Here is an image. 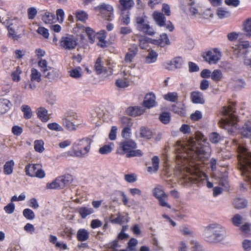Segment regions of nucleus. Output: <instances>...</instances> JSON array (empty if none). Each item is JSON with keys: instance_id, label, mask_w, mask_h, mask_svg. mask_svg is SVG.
Wrapping results in <instances>:
<instances>
[{"instance_id": "obj_1", "label": "nucleus", "mask_w": 251, "mask_h": 251, "mask_svg": "<svg viewBox=\"0 0 251 251\" xmlns=\"http://www.w3.org/2000/svg\"><path fill=\"white\" fill-rule=\"evenodd\" d=\"M175 150L178 157L183 158L185 161L195 163V165H197L196 161L201 159V155L205 153L201 141L193 138L185 143L177 141Z\"/></svg>"}, {"instance_id": "obj_2", "label": "nucleus", "mask_w": 251, "mask_h": 251, "mask_svg": "<svg viewBox=\"0 0 251 251\" xmlns=\"http://www.w3.org/2000/svg\"><path fill=\"white\" fill-rule=\"evenodd\" d=\"M137 147L136 142L132 140L121 142L116 150V153L124 155L127 158L135 156L141 157L143 153L140 150H136Z\"/></svg>"}, {"instance_id": "obj_3", "label": "nucleus", "mask_w": 251, "mask_h": 251, "mask_svg": "<svg viewBox=\"0 0 251 251\" xmlns=\"http://www.w3.org/2000/svg\"><path fill=\"white\" fill-rule=\"evenodd\" d=\"M91 142L88 138H82L75 142L72 149L66 152L67 156L82 157L89 151Z\"/></svg>"}, {"instance_id": "obj_4", "label": "nucleus", "mask_w": 251, "mask_h": 251, "mask_svg": "<svg viewBox=\"0 0 251 251\" xmlns=\"http://www.w3.org/2000/svg\"><path fill=\"white\" fill-rule=\"evenodd\" d=\"M225 230L218 224H211L206 227L205 235L206 241L210 243L219 242L224 239Z\"/></svg>"}, {"instance_id": "obj_5", "label": "nucleus", "mask_w": 251, "mask_h": 251, "mask_svg": "<svg viewBox=\"0 0 251 251\" xmlns=\"http://www.w3.org/2000/svg\"><path fill=\"white\" fill-rule=\"evenodd\" d=\"M222 113L226 117L222 118L219 122L221 127L226 128L234 126L236 124L237 117L233 113V107L231 106H224Z\"/></svg>"}, {"instance_id": "obj_6", "label": "nucleus", "mask_w": 251, "mask_h": 251, "mask_svg": "<svg viewBox=\"0 0 251 251\" xmlns=\"http://www.w3.org/2000/svg\"><path fill=\"white\" fill-rule=\"evenodd\" d=\"M25 172L26 176L32 177L43 178L45 176V173L39 164H29L26 165Z\"/></svg>"}, {"instance_id": "obj_7", "label": "nucleus", "mask_w": 251, "mask_h": 251, "mask_svg": "<svg viewBox=\"0 0 251 251\" xmlns=\"http://www.w3.org/2000/svg\"><path fill=\"white\" fill-rule=\"evenodd\" d=\"M60 47L65 50H71L75 49L77 44V39L73 35L67 34L62 36L59 41Z\"/></svg>"}, {"instance_id": "obj_8", "label": "nucleus", "mask_w": 251, "mask_h": 251, "mask_svg": "<svg viewBox=\"0 0 251 251\" xmlns=\"http://www.w3.org/2000/svg\"><path fill=\"white\" fill-rule=\"evenodd\" d=\"M135 21L138 30L151 36L154 34L155 32L153 29L149 25L148 23L145 21L144 17L142 16L137 17L135 19Z\"/></svg>"}, {"instance_id": "obj_9", "label": "nucleus", "mask_w": 251, "mask_h": 251, "mask_svg": "<svg viewBox=\"0 0 251 251\" xmlns=\"http://www.w3.org/2000/svg\"><path fill=\"white\" fill-rule=\"evenodd\" d=\"M95 10L105 20L111 21L113 18V8L110 5L103 3L95 7Z\"/></svg>"}, {"instance_id": "obj_10", "label": "nucleus", "mask_w": 251, "mask_h": 251, "mask_svg": "<svg viewBox=\"0 0 251 251\" xmlns=\"http://www.w3.org/2000/svg\"><path fill=\"white\" fill-rule=\"evenodd\" d=\"M153 18L157 25L160 27H165L170 31H173L174 29V26L170 21L166 23L165 15L161 12L155 11L152 14Z\"/></svg>"}, {"instance_id": "obj_11", "label": "nucleus", "mask_w": 251, "mask_h": 251, "mask_svg": "<svg viewBox=\"0 0 251 251\" xmlns=\"http://www.w3.org/2000/svg\"><path fill=\"white\" fill-rule=\"evenodd\" d=\"M221 56V53L217 48L208 50L203 55L204 60L209 64H217L220 59Z\"/></svg>"}, {"instance_id": "obj_12", "label": "nucleus", "mask_w": 251, "mask_h": 251, "mask_svg": "<svg viewBox=\"0 0 251 251\" xmlns=\"http://www.w3.org/2000/svg\"><path fill=\"white\" fill-rule=\"evenodd\" d=\"M153 196L158 200L159 204L161 206L171 208V205L165 201V200L167 199V196L165 193L161 186H158V187H155L153 189Z\"/></svg>"}, {"instance_id": "obj_13", "label": "nucleus", "mask_w": 251, "mask_h": 251, "mask_svg": "<svg viewBox=\"0 0 251 251\" xmlns=\"http://www.w3.org/2000/svg\"><path fill=\"white\" fill-rule=\"evenodd\" d=\"M156 97L154 94L152 92L147 94L145 97L142 105L148 109H150L156 106Z\"/></svg>"}, {"instance_id": "obj_14", "label": "nucleus", "mask_w": 251, "mask_h": 251, "mask_svg": "<svg viewBox=\"0 0 251 251\" xmlns=\"http://www.w3.org/2000/svg\"><path fill=\"white\" fill-rule=\"evenodd\" d=\"M138 52V48L137 45H133L128 48V51L125 56L124 61L126 63H131L133 62Z\"/></svg>"}, {"instance_id": "obj_15", "label": "nucleus", "mask_w": 251, "mask_h": 251, "mask_svg": "<svg viewBox=\"0 0 251 251\" xmlns=\"http://www.w3.org/2000/svg\"><path fill=\"white\" fill-rule=\"evenodd\" d=\"M150 43L161 47H164L166 45L170 44V40L166 33L161 34L158 39H151Z\"/></svg>"}, {"instance_id": "obj_16", "label": "nucleus", "mask_w": 251, "mask_h": 251, "mask_svg": "<svg viewBox=\"0 0 251 251\" xmlns=\"http://www.w3.org/2000/svg\"><path fill=\"white\" fill-rule=\"evenodd\" d=\"M183 63V60L181 57H176L169 62L166 63L164 68L165 69L172 70H173L172 66H174L175 69H179L182 67Z\"/></svg>"}, {"instance_id": "obj_17", "label": "nucleus", "mask_w": 251, "mask_h": 251, "mask_svg": "<svg viewBox=\"0 0 251 251\" xmlns=\"http://www.w3.org/2000/svg\"><path fill=\"white\" fill-rule=\"evenodd\" d=\"M126 112L129 116L136 117L143 114L145 112V109L140 106H129L126 108Z\"/></svg>"}, {"instance_id": "obj_18", "label": "nucleus", "mask_w": 251, "mask_h": 251, "mask_svg": "<svg viewBox=\"0 0 251 251\" xmlns=\"http://www.w3.org/2000/svg\"><path fill=\"white\" fill-rule=\"evenodd\" d=\"M219 184L223 187L224 191H228L229 190L230 185L228 181V173L226 172L221 174Z\"/></svg>"}, {"instance_id": "obj_19", "label": "nucleus", "mask_w": 251, "mask_h": 251, "mask_svg": "<svg viewBox=\"0 0 251 251\" xmlns=\"http://www.w3.org/2000/svg\"><path fill=\"white\" fill-rule=\"evenodd\" d=\"M57 180H58L61 188H63L73 181V177L70 174H66L57 177Z\"/></svg>"}, {"instance_id": "obj_20", "label": "nucleus", "mask_w": 251, "mask_h": 251, "mask_svg": "<svg viewBox=\"0 0 251 251\" xmlns=\"http://www.w3.org/2000/svg\"><path fill=\"white\" fill-rule=\"evenodd\" d=\"M107 33L104 30H101L97 33V38L99 40L97 45L101 48H105L107 46V41L105 40Z\"/></svg>"}, {"instance_id": "obj_21", "label": "nucleus", "mask_w": 251, "mask_h": 251, "mask_svg": "<svg viewBox=\"0 0 251 251\" xmlns=\"http://www.w3.org/2000/svg\"><path fill=\"white\" fill-rule=\"evenodd\" d=\"M190 98L194 103L203 104L205 102L202 93L199 91H193L191 93Z\"/></svg>"}, {"instance_id": "obj_22", "label": "nucleus", "mask_w": 251, "mask_h": 251, "mask_svg": "<svg viewBox=\"0 0 251 251\" xmlns=\"http://www.w3.org/2000/svg\"><path fill=\"white\" fill-rule=\"evenodd\" d=\"M90 236L89 232L85 228L79 229L76 233V239L78 241L84 242L87 241Z\"/></svg>"}, {"instance_id": "obj_23", "label": "nucleus", "mask_w": 251, "mask_h": 251, "mask_svg": "<svg viewBox=\"0 0 251 251\" xmlns=\"http://www.w3.org/2000/svg\"><path fill=\"white\" fill-rule=\"evenodd\" d=\"M76 211L82 219L86 218L88 216L94 212V210L92 208L86 206L79 207L77 209Z\"/></svg>"}, {"instance_id": "obj_24", "label": "nucleus", "mask_w": 251, "mask_h": 251, "mask_svg": "<svg viewBox=\"0 0 251 251\" xmlns=\"http://www.w3.org/2000/svg\"><path fill=\"white\" fill-rule=\"evenodd\" d=\"M140 0H137L139 2ZM119 8L122 11L129 10L134 4L133 0H119Z\"/></svg>"}, {"instance_id": "obj_25", "label": "nucleus", "mask_w": 251, "mask_h": 251, "mask_svg": "<svg viewBox=\"0 0 251 251\" xmlns=\"http://www.w3.org/2000/svg\"><path fill=\"white\" fill-rule=\"evenodd\" d=\"M159 158L157 156H154L151 158L152 166L147 167V171L150 173H156L157 172L159 166Z\"/></svg>"}, {"instance_id": "obj_26", "label": "nucleus", "mask_w": 251, "mask_h": 251, "mask_svg": "<svg viewBox=\"0 0 251 251\" xmlns=\"http://www.w3.org/2000/svg\"><path fill=\"white\" fill-rule=\"evenodd\" d=\"M38 118L43 122H47L49 120V115L48 114V110L44 107H39L37 112Z\"/></svg>"}, {"instance_id": "obj_27", "label": "nucleus", "mask_w": 251, "mask_h": 251, "mask_svg": "<svg viewBox=\"0 0 251 251\" xmlns=\"http://www.w3.org/2000/svg\"><path fill=\"white\" fill-rule=\"evenodd\" d=\"M11 105V102L8 100L0 99V115L3 114L8 111Z\"/></svg>"}, {"instance_id": "obj_28", "label": "nucleus", "mask_w": 251, "mask_h": 251, "mask_svg": "<svg viewBox=\"0 0 251 251\" xmlns=\"http://www.w3.org/2000/svg\"><path fill=\"white\" fill-rule=\"evenodd\" d=\"M14 165L15 163L13 160H10L6 162L3 166L4 174L6 175L12 174L13 172Z\"/></svg>"}, {"instance_id": "obj_29", "label": "nucleus", "mask_w": 251, "mask_h": 251, "mask_svg": "<svg viewBox=\"0 0 251 251\" xmlns=\"http://www.w3.org/2000/svg\"><path fill=\"white\" fill-rule=\"evenodd\" d=\"M241 134L244 137H251V122L245 123L241 129Z\"/></svg>"}, {"instance_id": "obj_30", "label": "nucleus", "mask_w": 251, "mask_h": 251, "mask_svg": "<svg viewBox=\"0 0 251 251\" xmlns=\"http://www.w3.org/2000/svg\"><path fill=\"white\" fill-rule=\"evenodd\" d=\"M233 205L236 209H242L247 205V201L245 199L236 198L233 200Z\"/></svg>"}, {"instance_id": "obj_31", "label": "nucleus", "mask_w": 251, "mask_h": 251, "mask_svg": "<svg viewBox=\"0 0 251 251\" xmlns=\"http://www.w3.org/2000/svg\"><path fill=\"white\" fill-rule=\"evenodd\" d=\"M223 77L222 71L219 69H215L211 73V79L215 82H219Z\"/></svg>"}, {"instance_id": "obj_32", "label": "nucleus", "mask_w": 251, "mask_h": 251, "mask_svg": "<svg viewBox=\"0 0 251 251\" xmlns=\"http://www.w3.org/2000/svg\"><path fill=\"white\" fill-rule=\"evenodd\" d=\"M157 57V53L152 50L149 52L148 55L146 57L145 62L148 64L154 63L156 61Z\"/></svg>"}, {"instance_id": "obj_33", "label": "nucleus", "mask_w": 251, "mask_h": 251, "mask_svg": "<svg viewBox=\"0 0 251 251\" xmlns=\"http://www.w3.org/2000/svg\"><path fill=\"white\" fill-rule=\"evenodd\" d=\"M94 68L97 75H100L103 73V69L104 67L103 66L102 60L100 57H99L97 59L95 62Z\"/></svg>"}, {"instance_id": "obj_34", "label": "nucleus", "mask_w": 251, "mask_h": 251, "mask_svg": "<svg viewBox=\"0 0 251 251\" xmlns=\"http://www.w3.org/2000/svg\"><path fill=\"white\" fill-rule=\"evenodd\" d=\"M74 14L77 21H79L82 22L86 21L88 18V15L87 13L82 10H78L75 12Z\"/></svg>"}, {"instance_id": "obj_35", "label": "nucleus", "mask_w": 251, "mask_h": 251, "mask_svg": "<svg viewBox=\"0 0 251 251\" xmlns=\"http://www.w3.org/2000/svg\"><path fill=\"white\" fill-rule=\"evenodd\" d=\"M114 144L110 143L108 145H105L99 149V152L101 154H107L111 152L113 149Z\"/></svg>"}, {"instance_id": "obj_36", "label": "nucleus", "mask_w": 251, "mask_h": 251, "mask_svg": "<svg viewBox=\"0 0 251 251\" xmlns=\"http://www.w3.org/2000/svg\"><path fill=\"white\" fill-rule=\"evenodd\" d=\"M41 75L37 69L32 68L31 70L30 79L32 81L39 82L41 81Z\"/></svg>"}, {"instance_id": "obj_37", "label": "nucleus", "mask_w": 251, "mask_h": 251, "mask_svg": "<svg viewBox=\"0 0 251 251\" xmlns=\"http://www.w3.org/2000/svg\"><path fill=\"white\" fill-rule=\"evenodd\" d=\"M42 20L46 24H51L55 20V15L53 13L46 12L42 16Z\"/></svg>"}, {"instance_id": "obj_38", "label": "nucleus", "mask_w": 251, "mask_h": 251, "mask_svg": "<svg viewBox=\"0 0 251 251\" xmlns=\"http://www.w3.org/2000/svg\"><path fill=\"white\" fill-rule=\"evenodd\" d=\"M120 20L121 22V24L126 25H128L130 22L129 12L127 11L125 13V11H122Z\"/></svg>"}, {"instance_id": "obj_39", "label": "nucleus", "mask_w": 251, "mask_h": 251, "mask_svg": "<svg viewBox=\"0 0 251 251\" xmlns=\"http://www.w3.org/2000/svg\"><path fill=\"white\" fill-rule=\"evenodd\" d=\"M44 142L40 140H35L34 142V148L35 151L36 152L41 153L43 152L45 149L44 147Z\"/></svg>"}, {"instance_id": "obj_40", "label": "nucleus", "mask_w": 251, "mask_h": 251, "mask_svg": "<svg viewBox=\"0 0 251 251\" xmlns=\"http://www.w3.org/2000/svg\"><path fill=\"white\" fill-rule=\"evenodd\" d=\"M43 74L46 77L49 79H54L57 75L56 70L50 67L48 69V71H45Z\"/></svg>"}, {"instance_id": "obj_41", "label": "nucleus", "mask_w": 251, "mask_h": 251, "mask_svg": "<svg viewBox=\"0 0 251 251\" xmlns=\"http://www.w3.org/2000/svg\"><path fill=\"white\" fill-rule=\"evenodd\" d=\"M85 31L91 43H94L96 37L95 31L90 27H85Z\"/></svg>"}, {"instance_id": "obj_42", "label": "nucleus", "mask_w": 251, "mask_h": 251, "mask_svg": "<svg viewBox=\"0 0 251 251\" xmlns=\"http://www.w3.org/2000/svg\"><path fill=\"white\" fill-rule=\"evenodd\" d=\"M63 126L69 130H73L75 129V125L73 122L71 121V120L69 118H65L63 119Z\"/></svg>"}, {"instance_id": "obj_43", "label": "nucleus", "mask_w": 251, "mask_h": 251, "mask_svg": "<svg viewBox=\"0 0 251 251\" xmlns=\"http://www.w3.org/2000/svg\"><path fill=\"white\" fill-rule=\"evenodd\" d=\"M165 100L171 102H176L178 99V95L176 92H169L164 96Z\"/></svg>"}, {"instance_id": "obj_44", "label": "nucleus", "mask_w": 251, "mask_h": 251, "mask_svg": "<svg viewBox=\"0 0 251 251\" xmlns=\"http://www.w3.org/2000/svg\"><path fill=\"white\" fill-rule=\"evenodd\" d=\"M244 30L248 36H251V18L247 19L244 22Z\"/></svg>"}, {"instance_id": "obj_45", "label": "nucleus", "mask_w": 251, "mask_h": 251, "mask_svg": "<svg viewBox=\"0 0 251 251\" xmlns=\"http://www.w3.org/2000/svg\"><path fill=\"white\" fill-rule=\"evenodd\" d=\"M22 111L24 113V117L26 119H29L32 117V112L30 107L27 105H24L22 107Z\"/></svg>"}, {"instance_id": "obj_46", "label": "nucleus", "mask_w": 251, "mask_h": 251, "mask_svg": "<svg viewBox=\"0 0 251 251\" xmlns=\"http://www.w3.org/2000/svg\"><path fill=\"white\" fill-rule=\"evenodd\" d=\"M171 110L175 113H177L181 116H184L185 115V110L184 107H178L176 104H173L171 107Z\"/></svg>"}, {"instance_id": "obj_47", "label": "nucleus", "mask_w": 251, "mask_h": 251, "mask_svg": "<svg viewBox=\"0 0 251 251\" xmlns=\"http://www.w3.org/2000/svg\"><path fill=\"white\" fill-rule=\"evenodd\" d=\"M209 139L210 141L214 144H216L222 140L221 136L216 132L210 133L209 136Z\"/></svg>"}, {"instance_id": "obj_48", "label": "nucleus", "mask_w": 251, "mask_h": 251, "mask_svg": "<svg viewBox=\"0 0 251 251\" xmlns=\"http://www.w3.org/2000/svg\"><path fill=\"white\" fill-rule=\"evenodd\" d=\"M23 216L27 220H32L35 218V214L30 209H25L23 210Z\"/></svg>"}, {"instance_id": "obj_49", "label": "nucleus", "mask_w": 251, "mask_h": 251, "mask_svg": "<svg viewBox=\"0 0 251 251\" xmlns=\"http://www.w3.org/2000/svg\"><path fill=\"white\" fill-rule=\"evenodd\" d=\"M160 121L164 124H168L171 120L170 114L168 112H163L159 116Z\"/></svg>"}, {"instance_id": "obj_50", "label": "nucleus", "mask_w": 251, "mask_h": 251, "mask_svg": "<svg viewBox=\"0 0 251 251\" xmlns=\"http://www.w3.org/2000/svg\"><path fill=\"white\" fill-rule=\"evenodd\" d=\"M46 188L47 189H56L61 188L58 180H57V178L51 182L47 183Z\"/></svg>"}, {"instance_id": "obj_51", "label": "nucleus", "mask_w": 251, "mask_h": 251, "mask_svg": "<svg viewBox=\"0 0 251 251\" xmlns=\"http://www.w3.org/2000/svg\"><path fill=\"white\" fill-rule=\"evenodd\" d=\"M121 126L123 127H131L132 126V123L131 119L130 118L124 116L121 118L120 120Z\"/></svg>"}, {"instance_id": "obj_52", "label": "nucleus", "mask_w": 251, "mask_h": 251, "mask_svg": "<svg viewBox=\"0 0 251 251\" xmlns=\"http://www.w3.org/2000/svg\"><path fill=\"white\" fill-rule=\"evenodd\" d=\"M22 71L20 67L18 66L16 70L11 74L12 79L14 81L18 82L20 80V74Z\"/></svg>"}, {"instance_id": "obj_53", "label": "nucleus", "mask_w": 251, "mask_h": 251, "mask_svg": "<svg viewBox=\"0 0 251 251\" xmlns=\"http://www.w3.org/2000/svg\"><path fill=\"white\" fill-rule=\"evenodd\" d=\"M111 222L113 224L122 225L125 222H127V220L126 216L119 214L116 218L111 220Z\"/></svg>"}, {"instance_id": "obj_54", "label": "nucleus", "mask_w": 251, "mask_h": 251, "mask_svg": "<svg viewBox=\"0 0 251 251\" xmlns=\"http://www.w3.org/2000/svg\"><path fill=\"white\" fill-rule=\"evenodd\" d=\"M74 234L73 229L70 227H65L62 232V236L68 239H71Z\"/></svg>"}, {"instance_id": "obj_55", "label": "nucleus", "mask_w": 251, "mask_h": 251, "mask_svg": "<svg viewBox=\"0 0 251 251\" xmlns=\"http://www.w3.org/2000/svg\"><path fill=\"white\" fill-rule=\"evenodd\" d=\"M37 32L42 35L45 39H48L49 37V32L47 28L43 26H39L37 30Z\"/></svg>"}, {"instance_id": "obj_56", "label": "nucleus", "mask_w": 251, "mask_h": 251, "mask_svg": "<svg viewBox=\"0 0 251 251\" xmlns=\"http://www.w3.org/2000/svg\"><path fill=\"white\" fill-rule=\"evenodd\" d=\"M115 85L119 88H124L128 87L129 84L127 81H125L122 79H118L116 80Z\"/></svg>"}, {"instance_id": "obj_57", "label": "nucleus", "mask_w": 251, "mask_h": 251, "mask_svg": "<svg viewBox=\"0 0 251 251\" xmlns=\"http://www.w3.org/2000/svg\"><path fill=\"white\" fill-rule=\"evenodd\" d=\"M38 64L43 73H45V71H48V69L49 67L48 66V63L46 60L40 59L38 61Z\"/></svg>"}, {"instance_id": "obj_58", "label": "nucleus", "mask_w": 251, "mask_h": 251, "mask_svg": "<svg viewBox=\"0 0 251 251\" xmlns=\"http://www.w3.org/2000/svg\"><path fill=\"white\" fill-rule=\"evenodd\" d=\"M242 217L239 214L235 215L232 218V222L233 224L236 226H239L242 223Z\"/></svg>"}, {"instance_id": "obj_59", "label": "nucleus", "mask_w": 251, "mask_h": 251, "mask_svg": "<svg viewBox=\"0 0 251 251\" xmlns=\"http://www.w3.org/2000/svg\"><path fill=\"white\" fill-rule=\"evenodd\" d=\"M217 14L219 18L223 19L229 15L227 11L225 10L223 8H219L217 11Z\"/></svg>"}, {"instance_id": "obj_60", "label": "nucleus", "mask_w": 251, "mask_h": 251, "mask_svg": "<svg viewBox=\"0 0 251 251\" xmlns=\"http://www.w3.org/2000/svg\"><path fill=\"white\" fill-rule=\"evenodd\" d=\"M3 209L7 214H12L14 212L15 209V204L13 202H10L5 206Z\"/></svg>"}, {"instance_id": "obj_61", "label": "nucleus", "mask_w": 251, "mask_h": 251, "mask_svg": "<svg viewBox=\"0 0 251 251\" xmlns=\"http://www.w3.org/2000/svg\"><path fill=\"white\" fill-rule=\"evenodd\" d=\"M12 133L17 136H20L23 131V129L19 126H14L11 129Z\"/></svg>"}, {"instance_id": "obj_62", "label": "nucleus", "mask_w": 251, "mask_h": 251, "mask_svg": "<svg viewBox=\"0 0 251 251\" xmlns=\"http://www.w3.org/2000/svg\"><path fill=\"white\" fill-rule=\"evenodd\" d=\"M138 244V241L135 238H131L128 242L127 248L130 251H134Z\"/></svg>"}, {"instance_id": "obj_63", "label": "nucleus", "mask_w": 251, "mask_h": 251, "mask_svg": "<svg viewBox=\"0 0 251 251\" xmlns=\"http://www.w3.org/2000/svg\"><path fill=\"white\" fill-rule=\"evenodd\" d=\"M238 48L241 49H247L249 48V49L247 50L246 53L248 52H251V46H250L249 42L248 41L241 42L239 43Z\"/></svg>"}, {"instance_id": "obj_64", "label": "nucleus", "mask_w": 251, "mask_h": 251, "mask_svg": "<svg viewBox=\"0 0 251 251\" xmlns=\"http://www.w3.org/2000/svg\"><path fill=\"white\" fill-rule=\"evenodd\" d=\"M190 244L192 251H202L201 246L198 242L192 241Z\"/></svg>"}]
</instances>
